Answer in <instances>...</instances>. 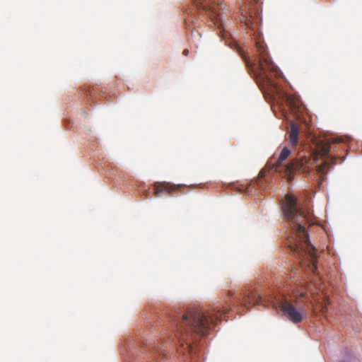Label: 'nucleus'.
I'll return each mask as SVG.
<instances>
[{"label": "nucleus", "mask_w": 362, "mask_h": 362, "mask_svg": "<svg viewBox=\"0 0 362 362\" xmlns=\"http://www.w3.org/2000/svg\"><path fill=\"white\" fill-rule=\"evenodd\" d=\"M229 310L228 307L215 305L206 310L190 308L183 314L171 317L176 326L175 336L180 346L191 352L195 337L207 335L216 323L226 317Z\"/></svg>", "instance_id": "obj_1"}, {"label": "nucleus", "mask_w": 362, "mask_h": 362, "mask_svg": "<svg viewBox=\"0 0 362 362\" xmlns=\"http://www.w3.org/2000/svg\"><path fill=\"white\" fill-rule=\"evenodd\" d=\"M342 138H331L326 140H320L316 145L315 153L311 157L303 156L298 158H294L289 163L283 165L282 163L291 155V151L286 147H284L279 156L275 153L269 158L266 165L259 173V177L263 178L267 173L276 172L288 177V181L294 179L296 174H307L315 163L317 160L318 156L326 157L329 155L331 150V144L343 142Z\"/></svg>", "instance_id": "obj_2"}, {"label": "nucleus", "mask_w": 362, "mask_h": 362, "mask_svg": "<svg viewBox=\"0 0 362 362\" xmlns=\"http://www.w3.org/2000/svg\"><path fill=\"white\" fill-rule=\"evenodd\" d=\"M242 19L245 26L252 32L253 39L255 42L256 54L255 59L251 60L245 53L243 49L233 41L229 46L236 50L244 60L247 67L250 69L258 81H262L269 85L272 84L267 71L277 74L278 68L273 63L267 49V47L259 31V18L257 16H253L250 13L245 11L241 13Z\"/></svg>", "instance_id": "obj_3"}, {"label": "nucleus", "mask_w": 362, "mask_h": 362, "mask_svg": "<svg viewBox=\"0 0 362 362\" xmlns=\"http://www.w3.org/2000/svg\"><path fill=\"white\" fill-rule=\"evenodd\" d=\"M282 208L284 216L293 223L292 235L288 240V247L299 257L306 253L315 259L316 249L311 245L305 226L307 218L298 208L296 197L291 194H286Z\"/></svg>", "instance_id": "obj_4"}, {"label": "nucleus", "mask_w": 362, "mask_h": 362, "mask_svg": "<svg viewBox=\"0 0 362 362\" xmlns=\"http://www.w3.org/2000/svg\"><path fill=\"white\" fill-rule=\"evenodd\" d=\"M194 4L199 10L205 11L218 28L223 26L222 16L224 13L223 10L226 8L225 4L206 0H194Z\"/></svg>", "instance_id": "obj_5"}, {"label": "nucleus", "mask_w": 362, "mask_h": 362, "mask_svg": "<svg viewBox=\"0 0 362 362\" xmlns=\"http://www.w3.org/2000/svg\"><path fill=\"white\" fill-rule=\"evenodd\" d=\"M279 306L284 315L293 323L298 324L302 321L304 313L297 310L288 300L283 299L280 300Z\"/></svg>", "instance_id": "obj_6"}, {"label": "nucleus", "mask_w": 362, "mask_h": 362, "mask_svg": "<svg viewBox=\"0 0 362 362\" xmlns=\"http://www.w3.org/2000/svg\"><path fill=\"white\" fill-rule=\"evenodd\" d=\"M262 298L252 291H245L238 300V303L243 308L249 309L251 305L261 303Z\"/></svg>", "instance_id": "obj_7"}, {"label": "nucleus", "mask_w": 362, "mask_h": 362, "mask_svg": "<svg viewBox=\"0 0 362 362\" xmlns=\"http://www.w3.org/2000/svg\"><path fill=\"white\" fill-rule=\"evenodd\" d=\"M259 183L260 182H228L226 187L235 190L237 192L250 194L253 192L256 185H258Z\"/></svg>", "instance_id": "obj_8"}, {"label": "nucleus", "mask_w": 362, "mask_h": 362, "mask_svg": "<svg viewBox=\"0 0 362 362\" xmlns=\"http://www.w3.org/2000/svg\"><path fill=\"white\" fill-rule=\"evenodd\" d=\"M154 194L158 197L162 194H170L173 190L181 187L182 185H174L173 182H154Z\"/></svg>", "instance_id": "obj_9"}, {"label": "nucleus", "mask_w": 362, "mask_h": 362, "mask_svg": "<svg viewBox=\"0 0 362 362\" xmlns=\"http://www.w3.org/2000/svg\"><path fill=\"white\" fill-rule=\"evenodd\" d=\"M299 128L295 122H291V130L289 132V140L293 146L297 145L298 142Z\"/></svg>", "instance_id": "obj_10"}, {"label": "nucleus", "mask_w": 362, "mask_h": 362, "mask_svg": "<svg viewBox=\"0 0 362 362\" xmlns=\"http://www.w3.org/2000/svg\"><path fill=\"white\" fill-rule=\"evenodd\" d=\"M286 102L292 110H296L299 107V100L295 96L288 95Z\"/></svg>", "instance_id": "obj_11"}, {"label": "nucleus", "mask_w": 362, "mask_h": 362, "mask_svg": "<svg viewBox=\"0 0 362 362\" xmlns=\"http://www.w3.org/2000/svg\"><path fill=\"white\" fill-rule=\"evenodd\" d=\"M325 165H326V163H325L324 165H319L315 167L316 172H317V173L320 174L321 179H324L322 177V175L324 174Z\"/></svg>", "instance_id": "obj_12"}, {"label": "nucleus", "mask_w": 362, "mask_h": 362, "mask_svg": "<svg viewBox=\"0 0 362 362\" xmlns=\"http://www.w3.org/2000/svg\"><path fill=\"white\" fill-rule=\"evenodd\" d=\"M182 54H183L185 56H187V55H188V54H189V50H188L187 49H185L183 50Z\"/></svg>", "instance_id": "obj_13"}, {"label": "nucleus", "mask_w": 362, "mask_h": 362, "mask_svg": "<svg viewBox=\"0 0 362 362\" xmlns=\"http://www.w3.org/2000/svg\"><path fill=\"white\" fill-rule=\"evenodd\" d=\"M255 3L258 2V0H253Z\"/></svg>", "instance_id": "obj_14"}]
</instances>
